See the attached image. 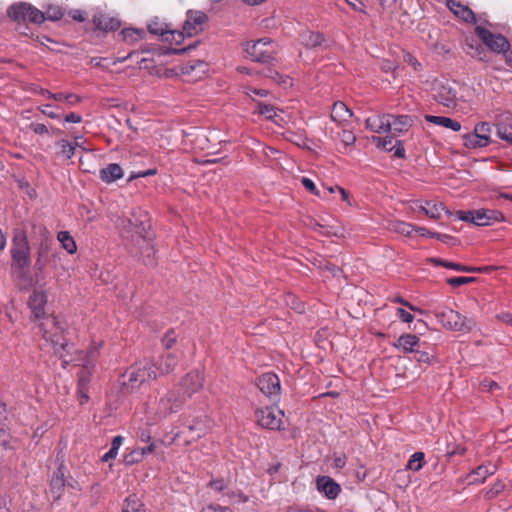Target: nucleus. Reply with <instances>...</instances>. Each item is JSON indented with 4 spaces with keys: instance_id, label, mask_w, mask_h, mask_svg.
Wrapping results in <instances>:
<instances>
[{
    "instance_id": "f257e3e1",
    "label": "nucleus",
    "mask_w": 512,
    "mask_h": 512,
    "mask_svg": "<svg viewBox=\"0 0 512 512\" xmlns=\"http://www.w3.org/2000/svg\"><path fill=\"white\" fill-rule=\"evenodd\" d=\"M39 329L42 334V338L52 344L54 353L62 360L63 368H66L70 362L76 360V358L73 357L68 358L75 347L73 343H70L65 338L64 333L66 330V324L64 322L58 320V318L52 313L41 319Z\"/></svg>"
},
{
    "instance_id": "f03ea898",
    "label": "nucleus",
    "mask_w": 512,
    "mask_h": 512,
    "mask_svg": "<svg viewBox=\"0 0 512 512\" xmlns=\"http://www.w3.org/2000/svg\"><path fill=\"white\" fill-rule=\"evenodd\" d=\"M156 364L153 359H145L131 365L121 375V392L124 394L133 393L140 386L151 380H156L158 374L156 373Z\"/></svg>"
},
{
    "instance_id": "7ed1b4c3",
    "label": "nucleus",
    "mask_w": 512,
    "mask_h": 512,
    "mask_svg": "<svg viewBox=\"0 0 512 512\" xmlns=\"http://www.w3.org/2000/svg\"><path fill=\"white\" fill-rule=\"evenodd\" d=\"M99 355V346L90 347L82 360V370L78 373L77 399L81 405L89 401V385L91 382L93 368Z\"/></svg>"
},
{
    "instance_id": "20e7f679",
    "label": "nucleus",
    "mask_w": 512,
    "mask_h": 512,
    "mask_svg": "<svg viewBox=\"0 0 512 512\" xmlns=\"http://www.w3.org/2000/svg\"><path fill=\"white\" fill-rule=\"evenodd\" d=\"M11 267L24 273L31 265L30 245L24 232L16 233L10 249Z\"/></svg>"
},
{
    "instance_id": "39448f33",
    "label": "nucleus",
    "mask_w": 512,
    "mask_h": 512,
    "mask_svg": "<svg viewBox=\"0 0 512 512\" xmlns=\"http://www.w3.org/2000/svg\"><path fill=\"white\" fill-rule=\"evenodd\" d=\"M244 51L254 62L269 63L274 59L276 46L270 38L264 37L255 42H247Z\"/></svg>"
},
{
    "instance_id": "423d86ee",
    "label": "nucleus",
    "mask_w": 512,
    "mask_h": 512,
    "mask_svg": "<svg viewBox=\"0 0 512 512\" xmlns=\"http://www.w3.org/2000/svg\"><path fill=\"white\" fill-rule=\"evenodd\" d=\"M283 416V411L271 406L258 408L255 411L257 424L261 428L268 430L283 429Z\"/></svg>"
},
{
    "instance_id": "0eeeda50",
    "label": "nucleus",
    "mask_w": 512,
    "mask_h": 512,
    "mask_svg": "<svg viewBox=\"0 0 512 512\" xmlns=\"http://www.w3.org/2000/svg\"><path fill=\"white\" fill-rule=\"evenodd\" d=\"M456 83L450 81H437L433 87V97L441 105L454 108L457 103Z\"/></svg>"
},
{
    "instance_id": "6e6552de",
    "label": "nucleus",
    "mask_w": 512,
    "mask_h": 512,
    "mask_svg": "<svg viewBox=\"0 0 512 512\" xmlns=\"http://www.w3.org/2000/svg\"><path fill=\"white\" fill-rule=\"evenodd\" d=\"M435 316L441 325L451 331H464L469 328L466 326V318L459 312L450 308H444L435 313Z\"/></svg>"
},
{
    "instance_id": "1a4fd4ad",
    "label": "nucleus",
    "mask_w": 512,
    "mask_h": 512,
    "mask_svg": "<svg viewBox=\"0 0 512 512\" xmlns=\"http://www.w3.org/2000/svg\"><path fill=\"white\" fill-rule=\"evenodd\" d=\"M259 390L271 400H278L281 394L280 379L277 374L267 372L256 379Z\"/></svg>"
},
{
    "instance_id": "9d476101",
    "label": "nucleus",
    "mask_w": 512,
    "mask_h": 512,
    "mask_svg": "<svg viewBox=\"0 0 512 512\" xmlns=\"http://www.w3.org/2000/svg\"><path fill=\"white\" fill-rule=\"evenodd\" d=\"M476 33L490 50L497 53L502 52L504 56L506 51H511L509 41L501 34H493L480 26L476 27Z\"/></svg>"
},
{
    "instance_id": "9b49d317",
    "label": "nucleus",
    "mask_w": 512,
    "mask_h": 512,
    "mask_svg": "<svg viewBox=\"0 0 512 512\" xmlns=\"http://www.w3.org/2000/svg\"><path fill=\"white\" fill-rule=\"evenodd\" d=\"M31 293L27 299V306L31 310V319L41 320L47 315L46 307L48 304V295L45 290H30Z\"/></svg>"
},
{
    "instance_id": "f8f14e48",
    "label": "nucleus",
    "mask_w": 512,
    "mask_h": 512,
    "mask_svg": "<svg viewBox=\"0 0 512 512\" xmlns=\"http://www.w3.org/2000/svg\"><path fill=\"white\" fill-rule=\"evenodd\" d=\"M180 394L191 398L195 393L199 392L204 385V375L198 370H191L180 380Z\"/></svg>"
},
{
    "instance_id": "ddd939ff",
    "label": "nucleus",
    "mask_w": 512,
    "mask_h": 512,
    "mask_svg": "<svg viewBox=\"0 0 512 512\" xmlns=\"http://www.w3.org/2000/svg\"><path fill=\"white\" fill-rule=\"evenodd\" d=\"M185 402L186 397L182 396L180 392L168 391L163 397L160 398L158 411L164 416L177 413Z\"/></svg>"
},
{
    "instance_id": "4468645a",
    "label": "nucleus",
    "mask_w": 512,
    "mask_h": 512,
    "mask_svg": "<svg viewBox=\"0 0 512 512\" xmlns=\"http://www.w3.org/2000/svg\"><path fill=\"white\" fill-rule=\"evenodd\" d=\"M207 20L205 13L201 11H188L187 18L183 25V30L187 36L191 37L203 30L204 23Z\"/></svg>"
},
{
    "instance_id": "2eb2a0df",
    "label": "nucleus",
    "mask_w": 512,
    "mask_h": 512,
    "mask_svg": "<svg viewBox=\"0 0 512 512\" xmlns=\"http://www.w3.org/2000/svg\"><path fill=\"white\" fill-rule=\"evenodd\" d=\"M65 466L61 463L58 468L53 472V475L49 482V490L53 495V500H59L66 486L65 474H64Z\"/></svg>"
},
{
    "instance_id": "dca6fc26",
    "label": "nucleus",
    "mask_w": 512,
    "mask_h": 512,
    "mask_svg": "<svg viewBox=\"0 0 512 512\" xmlns=\"http://www.w3.org/2000/svg\"><path fill=\"white\" fill-rule=\"evenodd\" d=\"M317 489L328 499H336L341 492L340 485L329 476H319L316 480Z\"/></svg>"
},
{
    "instance_id": "f3484780",
    "label": "nucleus",
    "mask_w": 512,
    "mask_h": 512,
    "mask_svg": "<svg viewBox=\"0 0 512 512\" xmlns=\"http://www.w3.org/2000/svg\"><path fill=\"white\" fill-rule=\"evenodd\" d=\"M390 114L374 115L366 119V128L375 133H386L391 131Z\"/></svg>"
},
{
    "instance_id": "a211bd4d",
    "label": "nucleus",
    "mask_w": 512,
    "mask_h": 512,
    "mask_svg": "<svg viewBox=\"0 0 512 512\" xmlns=\"http://www.w3.org/2000/svg\"><path fill=\"white\" fill-rule=\"evenodd\" d=\"M495 472L496 466L490 463L488 465H479L468 473L465 479L468 485L481 484L488 476L495 474Z\"/></svg>"
},
{
    "instance_id": "6ab92c4d",
    "label": "nucleus",
    "mask_w": 512,
    "mask_h": 512,
    "mask_svg": "<svg viewBox=\"0 0 512 512\" xmlns=\"http://www.w3.org/2000/svg\"><path fill=\"white\" fill-rule=\"evenodd\" d=\"M394 347L404 353H413L421 347L420 338L415 334H402L394 343Z\"/></svg>"
},
{
    "instance_id": "aec40b11",
    "label": "nucleus",
    "mask_w": 512,
    "mask_h": 512,
    "mask_svg": "<svg viewBox=\"0 0 512 512\" xmlns=\"http://www.w3.org/2000/svg\"><path fill=\"white\" fill-rule=\"evenodd\" d=\"M178 356L173 352L163 354L156 364V373L159 375H166L173 372L178 365Z\"/></svg>"
},
{
    "instance_id": "412c9836",
    "label": "nucleus",
    "mask_w": 512,
    "mask_h": 512,
    "mask_svg": "<svg viewBox=\"0 0 512 512\" xmlns=\"http://www.w3.org/2000/svg\"><path fill=\"white\" fill-rule=\"evenodd\" d=\"M447 7L455 16L467 23H474L476 21L474 12L468 6L456 0H447Z\"/></svg>"
},
{
    "instance_id": "4be33fe9",
    "label": "nucleus",
    "mask_w": 512,
    "mask_h": 512,
    "mask_svg": "<svg viewBox=\"0 0 512 512\" xmlns=\"http://www.w3.org/2000/svg\"><path fill=\"white\" fill-rule=\"evenodd\" d=\"M476 225L477 226H487L491 225L494 222L501 221L504 218V215L497 210L491 209H479L474 210Z\"/></svg>"
},
{
    "instance_id": "5701e85b",
    "label": "nucleus",
    "mask_w": 512,
    "mask_h": 512,
    "mask_svg": "<svg viewBox=\"0 0 512 512\" xmlns=\"http://www.w3.org/2000/svg\"><path fill=\"white\" fill-rule=\"evenodd\" d=\"M95 27L102 31H115L120 27V22L113 17L103 13H97L93 16Z\"/></svg>"
},
{
    "instance_id": "b1692460",
    "label": "nucleus",
    "mask_w": 512,
    "mask_h": 512,
    "mask_svg": "<svg viewBox=\"0 0 512 512\" xmlns=\"http://www.w3.org/2000/svg\"><path fill=\"white\" fill-rule=\"evenodd\" d=\"M99 177L104 183L109 184L123 177V169L117 163H110L100 170Z\"/></svg>"
},
{
    "instance_id": "393cba45",
    "label": "nucleus",
    "mask_w": 512,
    "mask_h": 512,
    "mask_svg": "<svg viewBox=\"0 0 512 512\" xmlns=\"http://www.w3.org/2000/svg\"><path fill=\"white\" fill-rule=\"evenodd\" d=\"M352 111L346 106L345 103L337 101L334 103L331 110V118L334 122L343 123L352 117Z\"/></svg>"
},
{
    "instance_id": "a878e982",
    "label": "nucleus",
    "mask_w": 512,
    "mask_h": 512,
    "mask_svg": "<svg viewBox=\"0 0 512 512\" xmlns=\"http://www.w3.org/2000/svg\"><path fill=\"white\" fill-rule=\"evenodd\" d=\"M151 52L150 49L144 48L140 51H132L127 56L123 57L122 59H119L118 62H124L127 59H132L136 62V64L139 66L140 69H150L152 66L150 63L152 62L151 59L148 57H144L142 54H149Z\"/></svg>"
},
{
    "instance_id": "bb28decb",
    "label": "nucleus",
    "mask_w": 512,
    "mask_h": 512,
    "mask_svg": "<svg viewBox=\"0 0 512 512\" xmlns=\"http://www.w3.org/2000/svg\"><path fill=\"white\" fill-rule=\"evenodd\" d=\"M413 120L409 115H398L391 117V131L397 134L405 133L412 126Z\"/></svg>"
},
{
    "instance_id": "cd10ccee",
    "label": "nucleus",
    "mask_w": 512,
    "mask_h": 512,
    "mask_svg": "<svg viewBox=\"0 0 512 512\" xmlns=\"http://www.w3.org/2000/svg\"><path fill=\"white\" fill-rule=\"evenodd\" d=\"M425 120L437 126H442L453 131H460V122L445 116L425 115Z\"/></svg>"
},
{
    "instance_id": "c85d7f7f",
    "label": "nucleus",
    "mask_w": 512,
    "mask_h": 512,
    "mask_svg": "<svg viewBox=\"0 0 512 512\" xmlns=\"http://www.w3.org/2000/svg\"><path fill=\"white\" fill-rule=\"evenodd\" d=\"M148 30L151 34L160 36L162 41H168L169 35H173L171 30L168 29L167 24L159 21L158 19L150 21L148 24Z\"/></svg>"
},
{
    "instance_id": "c756f323",
    "label": "nucleus",
    "mask_w": 512,
    "mask_h": 512,
    "mask_svg": "<svg viewBox=\"0 0 512 512\" xmlns=\"http://www.w3.org/2000/svg\"><path fill=\"white\" fill-rule=\"evenodd\" d=\"M7 13L15 21H27V3L13 4L8 8Z\"/></svg>"
},
{
    "instance_id": "7c9ffc66",
    "label": "nucleus",
    "mask_w": 512,
    "mask_h": 512,
    "mask_svg": "<svg viewBox=\"0 0 512 512\" xmlns=\"http://www.w3.org/2000/svg\"><path fill=\"white\" fill-rule=\"evenodd\" d=\"M57 239L61 243L63 249H65L69 254H74L76 252V242L68 231H60L57 235Z\"/></svg>"
},
{
    "instance_id": "2f4dec72",
    "label": "nucleus",
    "mask_w": 512,
    "mask_h": 512,
    "mask_svg": "<svg viewBox=\"0 0 512 512\" xmlns=\"http://www.w3.org/2000/svg\"><path fill=\"white\" fill-rule=\"evenodd\" d=\"M121 35L126 43L133 44L141 41L146 32L143 29L127 28L121 31Z\"/></svg>"
},
{
    "instance_id": "473e14b6",
    "label": "nucleus",
    "mask_w": 512,
    "mask_h": 512,
    "mask_svg": "<svg viewBox=\"0 0 512 512\" xmlns=\"http://www.w3.org/2000/svg\"><path fill=\"white\" fill-rule=\"evenodd\" d=\"M48 258V243H42L39 251H38V257L34 263V270L36 276L41 274L45 268L46 260Z\"/></svg>"
},
{
    "instance_id": "72a5a7b5",
    "label": "nucleus",
    "mask_w": 512,
    "mask_h": 512,
    "mask_svg": "<svg viewBox=\"0 0 512 512\" xmlns=\"http://www.w3.org/2000/svg\"><path fill=\"white\" fill-rule=\"evenodd\" d=\"M431 262L434 263L435 265H441V266H444L446 268H450V269H454V270H458V271H465V272L482 271V270H486L487 269L486 267H484V268H475V267L463 266V265H460V264H457V263L444 261V260L439 259V258H432Z\"/></svg>"
},
{
    "instance_id": "f704fd0d",
    "label": "nucleus",
    "mask_w": 512,
    "mask_h": 512,
    "mask_svg": "<svg viewBox=\"0 0 512 512\" xmlns=\"http://www.w3.org/2000/svg\"><path fill=\"white\" fill-rule=\"evenodd\" d=\"M143 504L136 494L127 496L124 500L122 512H141Z\"/></svg>"
},
{
    "instance_id": "c9c22d12",
    "label": "nucleus",
    "mask_w": 512,
    "mask_h": 512,
    "mask_svg": "<svg viewBox=\"0 0 512 512\" xmlns=\"http://www.w3.org/2000/svg\"><path fill=\"white\" fill-rule=\"evenodd\" d=\"M124 438L120 435L113 438L110 449L101 457L102 462H108L117 456L118 450L123 443Z\"/></svg>"
},
{
    "instance_id": "e433bc0d",
    "label": "nucleus",
    "mask_w": 512,
    "mask_h": 512,
    "mask_svg": "<svg viewBox=\"0 0 512 512\" xmlns=\"http://www.w3.org/2000/svg\"><path fill=\"white\" fill-rule=\"evenodd\" d=\"M285 302L286 304L296 311L297 313H303L305 311V304L301 301L294 293L288 291L285 294Z\"/></svg>"
},
{
    "instance_id": "4c0bfd02",
    "label": "nucleus",
    "mask_w": 512,
    "mask_h": 512,
    "mask_svg": "<svg viewBox=\"0 0 512 512\" xmlns=\"http://www.w3.org/2000/svg\"><path fill=\"white\" fill-rule=\"evenodd\" d=\"M425 454L422 451H417L410 456L407 463V468L413 471H419L424 465Z\"/></svg>"
},
{
    "instance_id": "58836bf2",
    "label": "nucleus",
    "mask_w": 512,
    "mask_h": 512,
    "mask_svg": "<svg viewBox=\"0 0 512 512\" xmlns=\"http://www.w3.org/2000/svg\"><path fill=\"white\" fill-rule=\"evenodd\" d=\"M27 20L35 24H41L46 20V16L44 12L27 4Z\"/></svg>"
},
{
    "instance_id": "ea45409f",
    "label": "nucleus",
    "mask_w": 512,
    "mask_h": 512,
    "mask_svg": "<svg viewBox=\"0 0 512 512\" xmlns=\"http://www.w3.org/2000/svg\"><path fill=\"white\" fill-rule=\"evenodd\" d=\"M276 110L277 109L273 105L258 101L253 113L262 115L265 119L269 120L272 117V114L275 115Z\"/></svg>"
},
{
    "instance_id": "a19ab883",
    "label": "nucleus",
    "mask_w": 512,
    "mask_h": 512,
    "mask_svg": "<svg viewBox=\"0 0 512 512\" xmlns=\"http://www.w3.org/2000/svg\"><path fill=\"white\" fill-rule=\"evenodd\" d=\"M474 131L480 136V139L483 141L484 144H489L491 126L488 122H480L476 124Z\"/></svg>"
},
{
    "instance_id": "79ce46f5",
    "label": "nucleus",
    "mask_w": 512,
    "mask_h": 512,
    "mask_svg": "<svg viewBox=\"0 0 512 512\" xmlns=\"http://www.w3.org/2000/svg\"><path fill=\"white\" fill-rule=\"evenodd\" d=\"M496 134L509 144H512V126L505 123H498L496 126Z\"/></svg>"
},
{
    "instance_id": "37998d69",
    "label": "nucleus",
    "mask_w": 512,
    "mask_h": 512,
    "mask_svg": "<svg viewBox=\"0 0 512 512\" xmlns=\"http://www.w3.org/2000/svg\"><path fill=\"white\" fill-rule=\"evenodd\" d=\"M57 145L60 147L59 155L65 159H71L75 153V145L67 140L58 141Z\"/></svg>"
},
{
    "instance_id": "c03bdc74",
    "label": "nucleus",
    "mask_w": 512,
    "mask_h": 512,
    "mask_svg": "<svg viewBox=\"0 0 512 512\" xmlns=\"http://www.w3.org/2000/svg\"><path fill=\"white\" fill-rule=\"evenodd\" d=\"M464 145L467 148H477V147H486L489 144H484L480 139V136L473 131L472 133H468L464 136Z\"/></svg>"
},
{
    "instance_id": "a18cd8bd",
    "label": "nucleus",
    "mask_w": 512,
    "mask_h": 512,
    "mask_svg": "<svg viewBox=\"0 0 512 512\" xmlns=\"http://www.w3.org/2000/svg\"><path fill=\"white\" fill-rule=\"evenodd\" d=\"M447 284L451 286H461L467 285L471 283H480V278L477 277H467V276H456V277H448L446 279Z\"/></svg>"
},
{
    "instance_id": "49530a36",
    "label": "nucleus",
    "mask_w": 512,
    "mask_h": 512,
    "mask_svg": "<svg viewBox=\"0 0 512 512\" xmlns=\"http://www.w3.org/2000/svg\"><path fill=\"white\" fill-rule=\"evenodd\" d=\"M445 453L448 459L456 455L463 456L466 453V447L456 442H447Z\"/></svg>"
},
{
    "instance_id": "de8ad7c7",
    "label": "nucleus",
    "mask_w": 512,
    "mask_h": 512,
    "mask_svg": "<svg viewBox=\"0 0 512 512\" xmlns=\"http://www.w3.org/2000/svg\"><path fill=\"white\" fill-rule=\"evenodd\" d=\"M373 142L376 144V146L382 150L385 151H393L394 147V139L393 137L386 136V137H376L374 136L372 138Z\"/></svg>"
},
{
    "instance_id": "09e8293b",
    "label": "nucleus",
    "mask_w": 512,
    "mask_h": 512,
    "mask_svg": "<svg viewBox=\"0 0 512 512\" xmlns=\"http://www.w3.org/2000/svg\"><path fill=\"white\" fill-rule=\"evenodd\" d=\"M442 211L450 214L448 210L445 209V206L442 203H431L429 209L426 211V215L431 219H439L441 217Z\"/></svg>"
},
{
    "instance_id": "8fccbe9b",
    "label": "nucleus",
    "mask_w": 512,
    "mask_h": 512,
    "mask_svg": "<svg viewBox=\"0 0 512 512\" xmlns=\"http://www.w3.org/2000/svg\"><path fill=\"white\" fill-rule=\"evenodd\" d=\"M505 489V484L502 481L495 482L490 489H488L484 497L486 500H492L497 497L500 493H502Z\"/></svg>"
},
{
    "instance_id": "3c124183",
    "label": "nucleus",
    "mask_w": 512,
    "mask_h": 512,
    "mask_svg": "<svg viewBox=\"0 0 512 512\" xmlns=\"http://www.w3.org/2000/svg\"><path fill=\"white\" fill-rule=\"evenodd\" d=\"M394 230L403 235H411L414 232L415 226L403 221H397L393 225Z\"/></svg>"
},
{
    "instance_id": "603ef678",
    "label": "nucleus",
    "mask_w": 512,
    "mask_h": 512,
    "mask_svg": "<svg viewBox=\"0 0 512 512\" xmlns=\"http://www.w3.org/2000/svg\"><path fill=\"white\" fill-rule=\"evenodd\" d=\"M162 345L167 349H171L177 341L176 333L173 329H169L162 337Z\"/></svg>"
},
{
    "instance_id": "864d4df0",
    "label": "nucleus",
    "mask_w": 512,
    "mask_h": 512,
    "mask_svg": "<svg viewBox=\"0 0 512 512\" xmlns=\"http://www.w3.org/2000/svg\"><path fill=\"white\" fill-rule=\"evenodd\" d=\"M44 14L46 16V19L51 21H57L63 17L64 12L60 7H50Z\"/></svg>"
},
{
    "instance_id": "5fc2aeb1",
    "label": "nucleus",
    "mask_w": 512,
    "mask_h": 512,
    "mask_svg": "<svg viewBox=\"0 0 512 512\" xmlns=\"http://www.w3.org/2000/svg\"><path fill=\"white\" fill-rule=\"evenodd\" d=\"M324 38L322 34L318 32H310L308 38L306 39V45L311 47H316L322 44Z\"/></svg>"
},
{
    "instance_id": "6e6d98bb",
    "label": "nucleus",
    "mask_w": 512,
    "mask_h": 512,
    "mask_svg": "<svg viewBox=\"0 0 512 512\" xmlns=\"http://www.w3.org/2000/svg\"><path fill=\"white\" fill-rule=\"evenodd\" d=\"M200 512H234L230 507L221 506L219 504H207L205 505Z\"/></svg>"
},
{
    "instance_id": "4d7b16f0",
    "label": "nucleus",
    "mask_w": 512,
    "mask_h": 512,
    "mask_svg": "<svg viewBox=\"0 0 512 512\" xmlns=\"http://www.w3.org/2000/svg\"><path fill=\"white\" fill-rule=\"evenodd\" d=\"M142 460L143 457L140 455L138 449H134L124 457V462L126 465H133L141 462Z\"/></svg>"
},
{
    "instance_id": "13d9d810",
    "label": "nucleus",
    "mask_w": 512,
    "mask_h": 512,
    "mask_svg": "<svg viewBox=\"0 0 512 512\" xmlns=\"http://www.w3.org/2000/svg\"><path fill=\"white\" fill-rule=\"evenodd\" d=\"M431 238H436L439 241H441L447 245H450V246L455 245L457 243V239L448 234L434 232L431 234Z\"/></svg>"
},
{
    "instance_id": "bf43d9fd",
    "label": "nucleus",
    "mask_w": 512,
    "mask_h": 512,
    "mask_svg": "<svg viewBox=\"0 0 512 512\" xmlns=\"http://www.w3.org/2000/svg\"><path fill=\"white\" fill-rule=\"evenodd\" d=\"M208 487L216 492H222L226 489L227 483L223 478L213 479L209 481Z\"/></svg>"
},
{
    "instance_id": "052dcab7",
    "label": "nucleus",
    "mask_w": 512,
    "mask_h": 512,
    "mask_svg": "<svg viewBox=\"0 0 512 512\" xmlns=\"http://www.w3.org/2000/svg\"><path fill=\"white\" fill-rule=\"evenodd\" d=\"M457 218L465 222H471L476 225V218L474 210L458 211Z\"/></svg>"
},
{
    "instance_id": "680f3d73",
    "label": "nucleus",
    "mask_w": 512,
    "mask_h": 512,
    "mask_svg": "<svg viewBox=\"0 0 512 512\" xmlns=\"http://www.w3.org/2000/svg\"><path fill=\"white\" fill-rule=\"evenodd\" d=\"M301 183L305 187V189H307L309 192H311L312 194H314L316 196H319V190L317 189L316 185L310 178L302 177Z\"/></svg>"
},
{
    "instance_id": "e2e57ef3",
    "label": "nucleus",
    "mask_w": 512,
    "mask_h": 512,
    "mask_svg": "<svg viewBox=\"0 0 512 512\" xmlns=\"http://www.w3.org/2000/svg\"><path fill=\"white\" fill-rule=\"evenodd\" d=\"M396 315L404 323H410L414 319V316L403 308H397Z\"/></svg>"
},
{
    "instance_id": "0e129e2a",
    "label": "nucleus",
    "mask_w": 512,
    "mask_h": 512,
    "mask_svg": "<svg viewBox=\"0 0 512 512\" xmlns=\"http://www.w3.org/2000/svg\"><path fill=\"white\" fill-rule=\"evenodd\" d=\"M61 95H62L61 101H64L71 106L77 105L81 101V97L76 94H73V93H69V94L61 93Z\"/></svg>"
},
{
    "instance_id": "69168bd1",
    "label": "nucleus",
    "mask_w": 512,
    "mask_h": 512,
    "mask_svg": "<svg viewBox=\"0 0 512 512\" xmlns=\"http://www.w3.org/2000/svg\"><path fill=\"white\" fill-rule=\"evenodd\" d=\"M245 94L252 97L253 95L259 96V97H265L268 94V91L265 89H258L253 87H245Z\"/></svg>"
},
{
    "instance_id": "338daca9",
    "label": "nucleus",
    "mask_w": 512,
    "mask_h": 512,
    "mask_svg": "<svg viewBox=\"0 0 512 512\" xmlns=\"http://www.w3.org/2000/svg\"><path fill=\"white\" fill-rule=\"evenodd\" d=\"M413 353H415V359L418 362L427 363V364L430 363L431 356L429 353H427L425 351H420L419 348H417L416 351H414Z\"/></svg>"
},
{
    "instance_id": "774afa93",
    "label": "nucleus",
    "mask_w": 512,
    "mask_h": 512,
    "mask_svg": "<svg viewBox=\"0 0 512 512\" xmlns=\"http://www.w3.org/2000/svg\"><path fill=\"white\" fill-rule=\"evenodd\" d=\"M29 127L35 134L38 135H44L48 133L46 125L41 123H31Z\"/></svg>"
}]
</instances>
